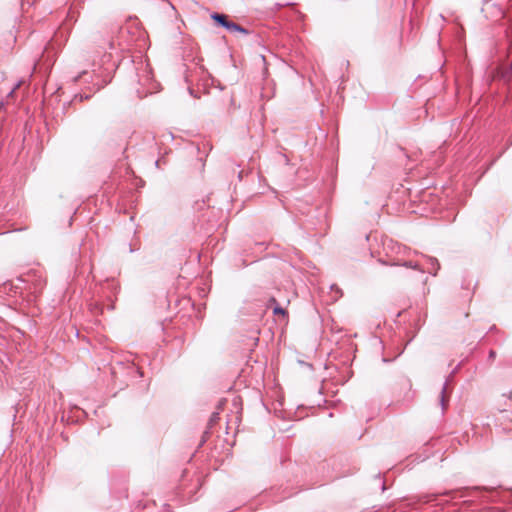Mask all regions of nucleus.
Masks as SVG:
<instances>
[{
    "instance_id": "6e6552de",
    "label": "nucleus",
    "mask_w": 512,
    "mask_h": 512,
    "mask_svg": "<svg viewBox=\"0 0 512 512\" xmlns=\"http://www.w3.org/2000/svg\"><path fill=\"white\" fill-rule=\"evenodd\" d=\"M87 72L86 71H83L82 73H80L78 76H76L75 78H73V81L74 82H77L80 78H82L84 75H86Z\"/></svg>"
},
{
    "instance_id": "20e7f679",
    "label": "nucleus",
    "mask_w": 512,
    "mask_h": 512,
    "mask_svg": "<svg viewBox=\"0 0 512 512\" xmlns=\"http://www.w3.org/2000/svg\"><path fill=\"white\" fill-rule=\"evenodd\" d=\"M141 66L143 68V73L139 75V82L141 85L146 86L149 85L152 80V73L148 64L141 62Z\"/></svg>"
},
{
    "instance_id": "39448f33",
    "label": "nucleus",
    "mask_w": 512,
    "mask_h": 512,
    "mask_svg": "<svg viewBox=\"0 0 512 512\" xmlns=\"http://www.w3.org/2000/svg\"><path fill=\"white\" fill-rule=\"evenodd\" d=\"M448 383L445 382L441 391V397H440V403L442 406V409L444 410L447 406L448 399L446 398V390H447Z\"/></svg>"
},
{
    "instance_id": "ddd939ff",
    "label": "nucleus",
    "mask_w": 512,
    "mask_h": 512,
    "mask_svg": "<svg viewBox=\"0 0 512 512\" xmlns=\"http://www.w3.org/2000/svg\"><path fill=\"white\" fill-rule=\"evenodd\" d=\"M189 92H190L191 95H194L192 89H189Z\"/></svg>"
},
{
    "instance_id": "1a4fd4ad",
    "label": "nucleus",
    "mask_w": 512,
    "mask_h": 512,
    "mask_svg": "<svg viewBox=\"0 0 512 512\" xmlns=\"http://www.w3.org/2000/svg\"><path fill=\"white\" fill-rule=\"evenodd\" d=\"M496 357V352L494 350H491L489 352V359L490 360H493L494 358Z\"/></svg>"
},
{
    "instance_id": "f8f14e48",
    "label": "nucleus",
    "mask_w": 512,
    "mask_h": 512,
    "mask_svg": "<svg viewBox=\"0 0 512 512\" xmlns=\"http://www.w3.org/2000/svg\"><path fill=\"white\" fill-rule=\"evenodd\" d=\"M153 87L148 88V92H152Z\"/></svg>"
},
{
    "instance_id": "f03ea898",
    "label": "nucleus",
    "mask_w": 512,
    "mask_h": 512,
    "mask_svg": "<svg viewBox=\"0 0 512 512\" xmlns=\"http://www.w3.org/2000/svg\"><path fill=\"white\" fill-rule=\"evenodd\" d=\"M423 258L426 260L427 263V269H424L417 261H404L403 263H397V265L404 266L406 268H411L414 270H418L421 273L428 272L433 276L437 275L438 270L440 269V264L438 260L431 256L423 255Z\"/></svg>"
},
{
    "instance_id": "9d476101",
    "label": "nucleus",
    "mask_w": 512,
    "mask_h": 512,
    "mask_svg": "<svg viewBox=\"0 0 512 512\" xmlns=\"http://www.w3.org/2000/svg\"><path fill=\"white\" fill-rule=\"evenodd\" d=\"M479 490H488V488H486V487H482V488L481 487H475V488H473V491H479ZM490 490L491 489H489V491Z\"/></svg>"
},
{
    "instance_id": "423d86ee",
    "label": "nucleus",
    "mask_w": 512,
    "mask_h": 512,
    "mask_svg": "<svg viewBox=\"0 0 512 512\" xmlns=\"http://www.w3.org/2000/svg\"><path fill=\"white\" fill-rule=\"evenodd\" d=\"M331 290H332V292H335V296H334L335 300L342 295L341 290L336 285H332Z\"/></svg>"
},
{
    "instance_id": "4468645a",
    "label": "nucleus",
    "mask_w": 512,
    "mask_h": 512,
    "mask_svg": "<svg viewBox=\"0 0 512 512\" xmlns=\"http://www.w3.org/2000/svg\"><path fill=\"white\" fill-rule=\"evenodd\" d=\"M510 68H511V70H512V61H511V65H510Z\"/></svg>"
},
{
    "instance_id": "0eeeda50",
    "label": "nucleus",
    "mask_w": 512,
    "mask_h": 512,
    "mask_svg": "<svg viewBox=\"0 0 512 512\" xmlns=\"http://www.w3.org/2000/svg\"><path fill=\"white\" fill-rule=\"evenodd\" d=\"M274 314H285V311L281 307H275L273 310Z\"/></svg>"
},
{
    "instance_id": "9b49d317",
    "label": "nucleus",
    "mask_w": 512,
    "mask_h": 512,
    "mask_svg": "<svg viewBox=\"0 0 512 512\" xmlns=\"http://www.w3.org/2000/svg\"><path fill=\"white\" fill-rule=\"evenodd\" d=\"M110 49H111V50H116V47H115L114 42H111V43H110Z\"/></svg>"
},
{
    "instance_id": "f257e3e1",
    "label": "nucleus",
    "mask_w": 512,
    "mask_h": 512,
    "mask_svg": "<svg viewBox=\"0 0 512 512\" xmlns=\"http://www.w3.org/2000/svg\"><path fill=\"white\" fill-rule=\"evenodd\" d=\"M114 56L112 52L105 53L99 62L94 61L93 65H99V67L103 68V73H97L96 70H93V73L96 77H103L102 83H95L97 86V90H100L110 81V73L114 70L115 67L118 66L117 62L114 61Z\"/></svg>"
},
{
    "instance_id": "7ed1b4c3",
    "label": "nucleus",
    "mask_w": 512,
    "mask_h": 512,
    "mask_svg": "<svg viewBox=\"0 0 512 512\" xmlns=\"http://www.w3.org/2000/svg\"><path fill=\"white\" fill-rule=\"evenodd\" d=\"M212 19L215 20L218 24H220L221 26L225 27L226 29H228L231 32H241V33H244V34L248 33V31L245 28L241 27L237 23L229 21L227 19V16H225L223 14L214 13L212 15Z\"/></svg>"
}]
</instances>
